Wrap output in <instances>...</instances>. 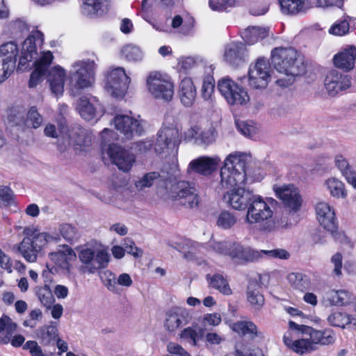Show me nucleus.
I'll use <instances>...</instances> for the list:
<instances>
[{
  "label": "nucleus",
  "instance_id": "56",
  "mask_svg": "<svg viewBox=\"0 0 356 356\" xmlns=\"http://www.w3.org/2000/svg\"><path fill=\"white\" fill-rule=\"evenodd\" d=\"M15 66L13 62H6L0 59V83L5 81L14 71Z\"/></svg>",
  "mask_w": 356,
  "mask_h": 356
},
{
  "label": "nucleus",
  "instance_id": "1",
  "mask_svg": "<svg viewBox=\"0 0 356 356\" xmlns=\"http://www.w3.org/2000/svg\"><path fill=\"white\" fill-rule=\"evenodd\" d=\"M298 56V51L293 47H275L270 52L271 65L280 73L291 77L300 76L305 74V66Z\"/></svg>",
  "mask_w": 356,
  "mask_h": 356
},
{
  "label": "nucleus",
  "instance_id": "58",
  "mask_svg": "<svg viewBox=\"0 0 356 356\" xmlns=\"http://www.w3.org/2000/svg\"><path fill=\"white\" fill-rule=\"evenodd\" d=\"M17 327V324L8 315L3 314L0 318V332L6 329L7 332L13 334L16 331Z\"/></svg>",
  "mask_w": 356,
  "mask_h": 356
},
{
  "label": "nucleus",
  "instance_id": "5",
  "mask_svg": "<svg viewBox=\"0 0 356 356\" xmlns=\"http://www.w3.org/2000/svg\"><path fill=\"white\" fill-rule=\"evenodd\" d=\"M170 199L177 205L188 209L197 207L199 204V196L195 188L185 181H179L172 186Z\"/></svg>",
  "mask_w": 356,
  "mask_h": 356
},
{
  "label": "nucleus",
  "instance_id": "39",
  "mask_svg": "<svg viewBox=\"0 0 356 356\" xmlns=\"http://www.w3.org/2000/svg\"><path fill=\"white\" fill-rule=\"evenodd\" d=\"M43 40L44 35L41 31H36L33 32L23 42L22 51L31 54L34 56H36L38 54L37 45L35 43L36 40H40V42H42Z\"/></svg>",
  "mask_w": 356,
  "mask_h": 356
},
{
  "label": "nucleus",
  "instance_id": "22",
  "mask_svg": "<svg viewBox=\"0 0 356 356\" xmlns=\"http://www.w3.org/2000/svg\"><path fill=\"white\" fill-rule=\"evenodd\" d=\"M111 0H83L82 13L90 18L102 17L108 13Z\"/></svg>",
  "mask_w": 356,
  "mask_h": 356
},
{
  "label": "nucleus",
  "instance_id": "36",
  "mask_svg": "<svg viewBox=\"0 0 356 356\" xmlns=\"http://www.w3.org/2000/svg\"><path fill=\"white\" fill-rule=\"evenodd\" d=\"M204 335V330L203 328L200 327L197 328L187 327L180 332L179 337L191 345L196 346Z\"/></svg>",
  "mask_w": 356,
  "mask_h": 356
},
{
  "label": "nucleus",
  "instance_id": "19",
  "mask_svg": "<svg viewBox=\"0 0 356 356\" xmlns=\"http://www.w3.org/2000/svg\"><path fill=\"white\" fill-rule=\"evenodd\" d=\"M188 322V313L186 309L173 307L165 314L164 327L167 331L174 332Z\"/></svg>",
  "mask_w": 356,
  "mask_h": 356
},
{
  "label": "nucleus",
  "instance_id": "49",
  "mask_svg": "<svg viewBox=\"0 0 356 356\" xmlns=\"http://www.w3.org/2000/svg\"><path fill=\"white\" fill-rule=\"evenodd\" d=\"M79 111L81 116L86 121H90L95 117V108L87 99H81L79 104Z\"/></svg>",
  "mask_w": 356,
  "mask_h": 356
},
{
  "label": "nucleus",
  "instance_id": "50",
  "mask_svg": "<svg viewBox=\"0 0 356 356\" xmlns=\"http://www.w3.org/2000/svg\"><path fill=\"white\" fill-rule=\"evenodd\" d=\"M99 277L104 286L111 291L116 292V277L115 275L109 270L99 272Z\"/></svg>",
  "mask_w": 356,
  "mask_h": 356
},
{
  "label": "nucleus",
  "instance_id": "29",
  "mask_svg": "<svg viewBox=\"0 0 356 356\" xmlns=\"http://www.w3.org/2000/svg\"><path fill=\"white\" fill-rule=\"evenodd\" d=\"M246 47L242 42H232L228 44L225 51L224 58L232 65H238L244 60Z\"/></svg>",
  "mask_w": 356,
  "mask_h": 356
},
{
  "label": "nucleus",
  "instance_id": "20",
  "mask_svg": "<svg viewBox=\"0 0 356 356\" xmlns=\"http://www.w3.org/2000/svg\"><path fill=\"white\" fill-rule=\"evenodd\" d=\"M179 143L178 131L167 128L158 133L155 149L159 152H163L165 149H174L179 146Z\"/></svg>",
  "mask_w": 356,
  "mask_h": 356
},
{
  "label": "nucleus",
  "instance_id": "34",
  "mask_svg": "<svg viewBox=\"0 0 356 356\" xmlns=\"http://www.w3.org/2000/svg\"><path fill=\"white\" fill-rule=\"evenodd\" d=\"M206 279L208 281L209 287L218 290L225 296H229L232 293L227 280L222 275L215 273L211 276L207 274Z\"/></svg>",
  "mask_w": 356,
  "mask_h": 356
},
{
  "label": "nucleus",
  "instance_id": "43",
  "mask_svg": "<svg viewBox=\"0 0 356 356\" xmlns=\"http://www.w3.org/2000/svg\"><path fill=\"white\" fill-rule=\"evenodd\" d=\"M327 321L332 326L344 328L346 325L351 323V319L350 315L346 313L336 312L329 315Z\"/></svg>",
  "mask_w": 356,
  "mask_h": 356
},
{
  "label": "nucleus",
  "instance_id": "53",
  "mask_svg": "<svg viewBox=\"0 0 356 356\" xmlns=\"http://www.w3.org/2000/svg\"><path fill=\"white\" fill-rule=\"evenodd\" d=\"M239 0H209V4L213 10L224 11L234 7Z\"/></svg>",
  "mask_w": 356,
  "mask_h": 356
},
{
  "label": "nucleus",
  "instance_id": "41",
  "mask_svg": "<svg viewBox=\"0 0 356 356\" xmlns=\"http://www.w3.org/2000/svg\"><path fill=\"white\" fill-rule=\"evenodd\" d=\"M260 258H261V252L248 247H243V250L240 252L236 262L241 264L254 262Z\"/></svg>",
  "mask_w": 356,
  "mask_h": 356
},
{
  "label": "nucleus",
  "instance_id": "12",
  "mask_svg": "<svg viewBox=\"0 0 356 356\" xmlns=\"http://www.w3.org/2000/svg\"><path fill=\"white\" fill-rule=\"evenodd\" d=\"M316 213L320 225L335 238L339 237L338 223L334 209L325 202H320L316 205Z\"/></svg>",
  "mask_w": 356,
  "mask_h": 356
},
{
  "label": "nucleus",
  "instance_id": "13",
  "mask_svg": "<svg viewBox=\"0 0 356 356\" xmlns=\"http://www.w3.org/2000/svg\"><path fill=\"white\" fill-rule=\"evenodd\" d=\"M274 191L277 197L291 211L297 212L300 209L302 204V198L299 189L293 184L274 187Z\"/></svg>",
  "mask_w": 356,
  "mask_h": 356
},
{
  "label": "nucleus",
  "instance_id": "2",
  "mask_svg": "<svg viewBox=\"0 0 356 356\" xmlns=\"http://www.w3.org/2000/svg\"><path fill=\"white\" fill-rule=\"evenodd\" d=\"M246 159L243 154H230L220 170V184L222 188L236 189L246 181Z\"/></svg>",
  "mask_w": 356,
  "mask_h": 356
},
{
  "label": "nucleus",
  "instance_id": "16",
  "mask_svg": "<svg viewBox=\"0 0 356 356\" xmlns=\"http://www.w3.org/2000/svg\"><path fill=\"white\" fill-rule=\"evenodd\" d=\"M254 194L244 188L238 187L224 195V200L236 210L244 211L248 209Z\"/></svg>",
  "mask_w": 356,
  "mask_h": 356
},
{
  "label": "nucleus",
  "instance_id": "57",
  "mask_svg": "<svg viewBox=\"0 0 356 356\" xmlns=\"http://www.w3.org/2000/svg\"><path fill=\"white\" fill-rule=\"evenodd\" d=\"M47 72L44 70L40 67L35 66L34 70L31 72L30 75V79L29 81V87L34 88L35 87L40 81H42L43 76Z\"/></svg>",
  "mask_w": 356,
  "mask_h": 356
},
{
  "label": "nucleus",
  "instance_id": "9",
  "mask_svg": "<svg viewBox=\"0 0 356 356\" xmlns=\"http://www.w3.org/2000/svg\"><path fill=\"white\" fill-rule=\"evenodd\" d=\"M270 64L264 58H259L254 66L248 70V84L254 89H261L267 87L270 80Z\"/></svg>",
  "mask_w": 356,
  "mask_h": 356
},
{
  "label": "nucleus",
  "instance_id": "61",
  "mask_svg": "<svg viewBox=\"0 0 356 356\" xmlns=\"http://www.w3.org/2000/svg\"><path fill=\"white\" fill-rule=\"evenodd\" d=\"M237 129L243 135L252 137L256 134V128L245 121H237L236 122Z\"/></svg>",
  "mask_w": 356,
  "mask_h": 356
},
{
  "label": "nucleus",
  "instance_id": "25",
  "mask_svg": "<svg viewBox=\"0 0 356 356\" xmlns=\"http://www.w3.org/2000/svg\"><path fill=\"white\" fill-rule=\"evenodd\" d=\"M218 163L216 159L202 156L191 161L189 168L197 174L208 176L217 170Z\"/></svg>",
  "mask_w": 356,
  "mask_h": 356
},
{
  "label": "nucleus",
  "instance_id": "62",
  "mask_svg": "<svg viewBox=\"0 0 356 356\" xmlns=\"http://www.w3.org/2000/svg\"><path fill=\"white\" fill-rule=\"evenodd\" d=\"M195 20L191 15H186L184 17L183 26L181 27V33L187 35L193 33Z\"/></svg>",
  "mask_w": 356,
  "mask_h": 356
},
{
  "label": "nucleus",
  "instance_id": "27",
  "mask_svg": "<svg viewBox=\"0 0 356 356\" xmlns=\"http://www.w3.org/2000/svg\"><path fill=\"white\" fill-rule=\"evenodd\" d=\"M50 260L57 267L70 270V261L76 258V254L68 245H64L62 250L51 252L49 255Z\"/></svg>",
  "mask_w": 356,
  "mask_h": 356
},
{
  "label": "nucleus",
  "instance_id": "6",
  "mask_svg": "<svg viewBox=\"0 0 356 356\" xmlns=\"http://www.w3.org/2000/svg\"><path fill=\"white\" fill-rule=\"evenodd\" d=\"M218 89L230 105H243L249 101L248 92L229 77L218 81Z\"/></svg>",
  "mask_w": 356,
  "mask_h": 356
},
{
  "label": "nucleus",
  "instance_id": "3",
  "mask_svg": "<svg viewBox=\"0 0 356 356\" xmlns=\"http://www.w3.org/2000/svg\"><path fill=\"white\" fill-rule=\"evenodd\" d=\"M269 204L273 205L277 204V202L273 198H268L265 201L261 196L255 195L248 207L245 217L246 222L254 224L266 221L263 230L266 232L275 230L277 227L276 223L274 221L269 220L273 214Z\"/></svg>",
  "mask_w": 356,
  "mask_h": 356
},
{
  "label": "nucleus",
  "instance_id": "59",
  "mask_svg": "<svg viewBox=\"0 0 356 356\" xmlns=\"http://www.w3.org/2000/svg\"><path fill=\"white\" fill-rule=\"evenodd\" d=\"M54 56L50 51H47L43 54L40 58L34 63L35 66L40 67L44 70L48 71V68L52 63Z\"/></svg>",
  "mask_w": 356,
  "mask_h": 356
},
{
  "label": "nucleus",
  "instance_id": "32",
  "mask_svg": "<svg viewBox=\"0 0 356 356\" xmlns=\"http://www.w3.org/2000/svg\"><path fill=\"white\" fill-rule=\"evenodd\" d=\"M282 13L289 15H296L303 13L307 8L306 0H278Z\"/></svg>",
  "mask_w": 356,
  "mask_h": 356
},
{
  "label": "nucleus",
  "instance_id": "30",
  "mask_svg": "<svg viewBox=\"0 0 356 356\" xmlns=\"http://www.w3.org/2000/svg\"><path fill=\"white\" fill-rule=\"evenodd\" d=\"M234 332L242 336H248L251 340L257 337H263L261 332L258 331L257 326L250 321H240L232 325Z\"/></svg>",
  "mask_w": 356,
  "mask_h": 356
},
{
  "label": "nucleus",
  "instance_id": "40",
  "mask_svg": "<svg viewBox=\"0 0 356 356\" xmlns=\"http://www.w3.org/2000/svg\"><path fill=\"white\" fill-rule=\"evenodd\" d=\"M59 232L62 237L70 245L78 241L80 235L76 227L69 223H63L59 227Z\"/></svg>",
  "mask_w": 356,
  "mask_h": 356
},
{
  "label": "nucleus",
  "instance_id": "15",
  "mask_svg": "<svg viewBox=\"0 0 356 356\" xmlns=\"http://www.w3.org/2000/svg\"><path fill=\"white\" fill-rule=\"evenodd\" d=\"M68 137L76 151L88 152L92 146V135L90 131L80 125H74L68 129Z\"/></svg>",
  "mask_w": 356,
  "mask_h": 356
},
{
  "label": "nucleus",
  "instance_id": "37",
  "mask_svg": "<svg viewBox=\"0 0 356 356\" xmlns=\"http://www.w3.org/2000/svg\"><path fill=\"white\" fill-rule=\"evenodd\" d=\"M19 49L15 42H8L0 46V59L6 62H13L16 66Z\"/></svg>",
  "mask_w": 356,
  "mask_h": 356
},
{
  "label": "nucleus",
  "instance_id": "55",
  "mask_svg": "<svg viewBox=\"0 0 356 356\" xmlns=\"http://www.w3.org/2000/svg\"><path fill=\"white\" fill-rule=\"evenodd\" d=\"M159 177L160 174L157 172H147L136 183V186L140 188L150 187L153 185L154 180Z\"/></svg>",
  "mask_w": 356,
  "mask_h": 356
},
{
  "label": "nucleus",
  "instance_id": "17",
  "mask_svg": "<svg viewBox=\"0 0 356 356\" xmlns=\"http://www.w3.org/2000/svg\"><path fill=\"white\" fill-rule=\"evenodd\" d=\"M115 129L127 139H131L134 134L140 136L143 128L140 122L127 115H118L114 118Z\"/></svg>",
  "mask_w": 356,
  "mask_h": 356
},
{
  "label": "nucleus",
  "instance_id": "14",
  "mask_svg": "<svg viewBox=\"0 0 356 356\" xmlns=\"http://www.w3.org/2000/svg\"><path fill=\"white\" fill-rule=\"evenodd\" d=\"M107 154L112 163L123 172H129L135 162V156L133 154L114 143L108 145Z\"/></svg>",
  "mask_w": 356,
  "mask_h": 356
},
{
  "label": "nucleus",
  "instance_id": "51",
  "mask_svg": "<svg viewBox=\"0 0 356 356\" xmlns=\"http://www.w3.org/2000/svg\"><path fill=\"white\" fill-rule=\"evenodd\" d=\"M236 222V218L227 211H222L217 220V225L222 229H229Z\"/></svg>",
  "mask_w": 356,
  "mask_h": 356
},
{
  "label": "nucleus",
  "instance_id": "54",
  "mask_svg": "<svg viewBox=\"0 0 356 356\" xmlns=\"http://www.w3.org/2000/svg\"><path fill=\"white\" fill-rule=\"evenodd\" d=\"M332 302L339 306L348 305L350 302L351 294L344 290L334 291L332 296Z\"/></svg>",
  "mask_w": 356,
  "mask_h": 356
},
{
  "label": "nucleus",
  "instance_id": "48",
  "mask_svg": "<svg viewBox=\"0 0 356 356\" xmlns=\"http://www.w3.org/2000/svg\"><path fill=\"white\" fill-rule=\"evenodd\" d=\"M215 89V80L211 75L204 77L201 89V96L204 100H209L213 94Z\"/></svg>",
  "mask_w": 356,
  "mask_h": 356
},
{
  "label": "nucleus",
  "instance_id": "45",
  "mask_svg": "<svg viewBox=\"0 0 356 356\" xmlns=\"http://www.w3.org/2000/svg\"><path fill=\"white\" fill-rule=\"evenodd\" d=\"M43 122L42 115L38 113L36 106H31L28 111L24 124L28 127L37 129Z\"/></svg>",
  "mask_w": 356,
  "mask_h": 356
},
{
  "label": "nucleus",
  "instance_id": "26",
  "mask_svg": "<svg viewBox=\"0 0 356 356\" xmlns=\"http://www.w3.org/2000/svg\"><path fill=\"white\" fill-rule=\"evenodd\" d=\"M262 284L257 280H250L247 286V300L255 309H260L264 305Z\"/></svg>",
  "mask_w": 356,
  "mask_h": 356
},
{
  "label": "nucleus",
  "instance_id": "24",
  "mask_svg": "<svg viewBox=\"0 0 356 356\" xmlns=\"http://www.w3.org/2000/svg\"><path fill=\"white\" fill-rule=\"evenodd\" d=\"M356 59V47L350 46L334 56L333 62L335 67L344 72H349L355 67Z\"/></svg>",
  "mask_w": 356,
  "mask_h": 356
},
{
  "label": "nucleus",
  "instance_id": "10",
  "mask_svg": "<svg viewBox=\"0 0 356 356\" xmlns=\"http://www.w3.org/2000/svg\"><path fill=\"white\" fill-rule=\"evenodd\" d=\"M79 67L76 72L70 74V81L77 89H84L92 86L95 80V63L94 60H87L76 63Z\"/></svg>",
  "mask_w": 356,
  "mask_h": 356
},
{
  "label": "nucleus",
  "instance_id": "8",
  "mask_svg": "<svg viewBox=\"0 0 356 356\" xmlns=\"http://www.w3.org/2000/svg\"><path fill=\"white\" fill-rule=\"evenodd\" d=\"M129 82L130 78L122 67L111 70L105 76V88L115 97H121L125 95Z\"/></svg>",
  "mask_w": 356,
  "mask_h": 356
},
{
  "label": "nucleus",
  "instance_id": "11",
  "mask_svg": "<svg viewBox=\"0 0 356 356\" xmlns=\"http://www.w3.org/2000/svg\"><path fill=\"white\" fill-rule=\"evenodd\" d=\"M79 258L89 273H95L97 270L106 268L109 262V255L104 250L95 252L94 250L86 248L80 250Z\"/></svg>",
  "mask_w": 356,
  "mask_h": 356
},
{
  "label": "nucleus",
  "instance_id": "60",
  "mask_svg": "<svg viewBox=\"0 0 356 356\" xmlns=\"http://www.w3.org/2000/svg\"><path fill=\"white\" fill-rule=\"evenodd\" d=\"M261 257L265 254L269 257L280 259H288L290 257L289 252L284 249H274L271 250H261Z\"/></svg>",
  "mask_w": 356,
  "mask_h": 356
},
{
  "label": "nucleus",
  "instance_id": "63",
  "mask_svg": "<svg viewBox=\"0 0 356 356\" xmlns=\"http://www.w3.org/2000/svg\"><path fill=\"white\" fill-rule=\"evenodd\" d=\"M196 64V60L193 57L188 56L182 58L179 61V65H180L179 72L187 74Z\"/></svg>",
  "mask_w": 356,
  "mask_h": 356
},
{
  "label": "nucleus",
  "instance_id": "38",
  "mask_svg": "<svg viewBox=\"0 0 356 356\" xmlns=\"http://www.w3.org/2000/svg\"><path fill=\"white\" fill-rule=\"evenodd\" d=\"M325 184L332 197L337 199L347 197V191L345 184L341 181L332 177L326 180Z\"/></svg>",
  "mask_w": 356,
  "mask_h": 356
},
{
  "label": "nucleus",
  "instance_id": "28",
  "mask_svg": "<svg viewBox=\"0 0 356 356\" xmlns=\"http://www.w3.org/2000/svg\"><path fill=\"white\" fill-rule=\"evenodd\" d=\"M47 72L51 92L56 95L62 94L66 78L65 71L60 65H56Z\"/></svg>",
  "mask_w": 356,
  "mask_h": 356
},
{
  "label": "nucleus",
  "instance_id": "46",
  "mask_svg": "<svg viewBox=\"0 0 356 356\" xmlns=\"http://www.w3.org/2000/svg\"><path fill=\"white\" fill-rule=\"evenodd\" d=\"M15 204L13 191L8 186H0V207H8Z\"/></svg>",
  "mask_w": 356,
  "mask_h": 356
},
{
  "label": "nucleus",
  "instance_id": "64",
  "mask_svg": "<svg viewBox=\"0 0 356 356\" xmlns=\"http://www.w3.org/2000/svg\"><path fill=\"white\" fill-rule=\"evenodd\" d=\"M24 350H29L31 356H44L41 348L35 341H27L23 346Z\"/></svg>",
  "mask_w": 356,
  "mask_h": 356
},
{
  "label": "nucleus",
  "instance_id": "47",
  "mask_svg": "<svg viewBox=\"0 0 356 356\" xmlns=\"http://www.w3.org/2000/svg\"><path fill=\"white\" fill-rule=\"evenodd\" d=\"M292 350L298 354L303 355L307 352L315 350L316 346L313 345L310 339H300L293 341Z\"/></svg>",
  "mask_w": 356,
  "mask_h": 356
},
{
  "label": "nucleus",
  "instance_id": "35",
  "mask_svg": "<svg viewBox=\"0 0 356 356\" xmlns=\"http://www.w3.org/2000/svg\"><path fill=\"white\" fill-rule=\"evenodd\" d=\"M36 335L42 346H49L54 344L58 331L54 325H43L37 330Z\"/></svg>",
  "mask_w": 356,
  "mask_h": 356
},
{
  "label": "nucleus",
  "instance_id": "52",
  "mask_svg": "<svg viewBox=\"0 0 356 356\" xmlns=\"http://www.w3.org/2000/svg\"><path fill=\"white\" fill-rule=\"evenodd\" d=\"M350 24L346 19L338 20L329 29V33L334 35L342 36L349 32Z\"/></svg>",
  "mask_w": 356,
  "mask_h": 356
},
{
  "label": "nucleus",
  "instance_id": "18",
  "mask_svg": "<svg viewBox=\"0 0 356 356\" xmlns=\"http://www.w3.org/2000/svg\"><path fill=\"white\" fill-rule=\"evenodd\" d=\"M324 85L329 95L334 96L349 88L350 80L347 76L341 74L336 70H332L325 76Z\"/></svg>",
  "mask_w": 356,
  "mask_h": 356
},
{
  "label": "nucleus",
  "instance_id": "44",
  "mask_svg": "<svg viewBox=\"0 0 356 356\" xmlns=\"http://www.w3.org/2000/svg\"><path fill=\"white\" fill-rule=\"evenodd\" d=\"M36 294L41 304L47 308H50L55 301L52 291L47 285L39 287Z\"/></svg>",
  "mask_w": 356,
  "mask_h": 356
},
{
  "label": "nucleus",
  "instance_id": "21",
  "mask_svg": "<svg viewBox=\"0 0 356 356\" xmlns=\"http://www.w3.org/2000/svg\"><path fill=\"white\" fill-rule=\"evenodd\" d=\"M305 333L309 335L313 345L329 346L333 344L336 341L334 331L326 327L323 330H317L310 326H305Z\"/></svg>",
  "mask_w": 356,
  "mask_h": 356
},
{
  "label": "nucleus",
  "instance_id": "31",
  "mask_svg": "<svg viewBox=\"0 0 356 356\" xmlns=\"http://www.w3.org/2000/svg\"><path fill=\"white\" fill-rule=\"evenodd\" d=\"M287 280L293 289L302 293L309 291L312 288L310 278L302 273H291L287 275Z\"/></svg>",
  "mask_w": 356,
  "mask_h": 356
},
{
  "label": "nucleus",
  "instance_id": "33",
  "mask_svg": "<svg viewBox=\"0 0 356 356\" xmlns=\"http://www.w3.org/2000/svg\"><path fill=\"white\" fill-rule=\"evenodd\" d=\"M268 35V31L266 29L257 26L248 27L241 33L243 40L249 45L262 40L267 38Z\"/></svg>",
  "mask_w": 356,
  "mask_h": 356
},
{
  "label": "nucleus",
  "instance_id": "7",
  "mask_svg": "<svg viewBox=\"0 0 356 356\" xmlns=\"http://www.w3.org/2000/svg\"><path fill=\"white\" fill-rule=\"evenodd\" d=\"M147 87L149 92L156 98L170 102L174 95V84L165 79L160 72L149 73L147 78Z\"/></svg>",
  "mask_w": 356,
  "mask_h": 356
},
{
  "label": "nucleus",
  "instance_id": "23",
  "mask_svg": "<svg viewBox=\"0 0 356 356\" xmlns=\"http://www.w3.org/2000/svg\"><path fill=\"white\" fill-rule=\"evenodd\" d=\"M178 95L181 103L186 107L192 106L196 99L197 91L193 80L184 78L179 84Z\"/></svg>",
  "mask_w": 356,
  "mask_h": 356
},
{
  "label": "nucleus",
  "instance_id": "42",
  "mask_svg": "<svg viewBox=\"0 0 356 356\" xmlns=\"http://www.w3.org/2000/svg\"><path fill=\"white\" fill-rule=\"evenodd\" d=\"M122 56L129 61H140L143 58V52L141 49L134 44H126L121 50Z\"/></svg>",
  "mask_w": 356,
  "mask_h": 356
},
{
  "label": "nucleus",
  "instance_id": "4",
  "mask_svg": "<svg viewBox=\"0 0 356 356\" xmlns=\"http://www.w3.org/2000/svg\"><path fill=\"white\" fill-rule=\"evenodd\" d=\"M24 234L25 236L19 243L18 250L26 261L35 262L38 254L47 245L49 235L28 227L24 229Z\"/></svg>",
  "mask_w": 356,
  "mask_h": 356
}]
</instances>
